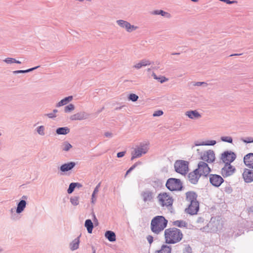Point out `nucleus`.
I'll list each match as a JSON object with an SVG mask.
<instances>
[{"instance_id":"obj_44","label":"nucleus","mask_w":253,"mask_h":253,"mask_svg":"<svg viewBox=\"0 0 253 253\" xmlns=\"http://www.w3.org/2000/svg\"><path fill=\"white\" fill-rule=\"evenodd\" d=\"M163 114V112L161 110H157L156 111H155L153 116L154 117H158V116H160L161 115H162Z\"/></svg>"},{"instance_id":"obj_46","label":"nucleus","mask_w":253,"mask_h":253,"mask_svg":"<svg viewBox=\"0 0 253 253\" xmlns=\"http://www.w3.org/2000/svg\"><path fill=\"white\" fill-rule=\"evenodd\" d=\"M147 240L150 244H152L153 242V237L151 235H148L147 237Z\"/></svg>"},{"instance_id":"obj_51","label":"nucleus","mask_w":253,"mask_h":253,"mask_svg":"<svg viewBox=\"0 0 253 253\" xmlns=\"http://www.w3.org/2000/svg\"><path fill=\"white\" fill-rule=\"evenodd\" d=\"M77 184V186L78 188H80L82 186V184L79 183H76Z\"/></svg>"},{"instance_id":"obj_12","label":"nucleus","mask_w":253,"mask_h":253,"mask_svg":"<svg viewBox=\"0 0 253 253\" xmlns=\"http://www.w3.org/2000/svg\"><path fill=\"white\" fill-rule=\"evenodd\" d=\"M210 181L214 186L219 187L223 182V178L217 174H211L210 175Z\"/></svg>"},{"instance_id":"obj_18","label":"nucleus","mask_w":253,"mask_h":253,"mask_svg":"<svg viewBox=\"0 0 253 253\" xmlns=\"http://www.w3.org/2000/svg\"><path fill=\"white\" fill-rule=\"evenodd\" d=\"M186 201L190 203L193 202H198L197 200V195L194 192L189 191L186 193Z\"/></svg>"},{"instance_id":"obj_39","label":"nucleus","mask_w":253,"mask_h":253,"mask_svg":"<svg viewBox=\"0 0 253 253\" xmlns=\"http://www.w3.org/2000/svg\"><path fill=\"white\" fill-rule=\"evenodd\" d=\"M221 140L223 141L228 143L232 142V138L230 136H222L221 137Z\"/></svg>"},{"instance_id":"obj_47","label":"nucleus","mask_w":253,"mask_h":253,"mask_svg":"<svg viewBox=\"0 0 253 253\" xmlns=\"http://www.w3.org/2000/svg\"><path fill=\"white\" fill-rule=\"evenodd\" d=\"M125 152H119L117 154V157L118 158L123 157L125 155Z\"/></svg>"},{"instance_id":"obj_1","label":"nucleus","mask_w":253,"mask_h":253,"mask_svg":"<svg viewBox=\"0 0 253 253\" xmlns=\"http://www.w3.org/2000/svg\"><path fill=\"white\" fill-rule=\"evenodd\" d=\"M182 231L175 227L166 229L164 232V239L167 244H175L181 241L183 238Z\"/></svg>"},{"instance_id":"obj_23","label":"nucleus","mask_w":253,"mask_h":253,"mask_svg":"<svg viewBox=\"0 0 253 253\" xmlns=\"http://www.w3.org/2000/svg\"><path fill=\"white\" fill-rule=\"evenodd\" d=\"M105 236L110 242H114L116 240L115 233L111 231H106L105 234Z\"/></svg>"},{"instance_id":"obj_24","label":"nucleus","mask_w":253,"mask_h":253,"mask_svg":"<svg viewBox=\"0 0 253 253\" xmlns=\"http://www.w3.org/2000/svg\"><path fill=\"white\" fill-rule=\"evenodd\" d=\"M26 205V202L24 200H21L18 204L16 209L17 213H21L25 209Z\"/></svg>"},{"instance_id":"obj_26","label":"nucleus","mask_w":253,"mask_h":253,"mask_svg":"<svg viewBox=\"0 0 253 253\" xmlns=\"http://www.w3.org/2000/svg\"><path fill=\"white\" fill-rule=\"evenodd\" d=\"M73 99V97L72 96H68L67 97H65V98L62 99L60 101H59L56 105L57 107H60L61 106L66 105L69 102L71 101Z\"/></svg>"},{"instance_id":"obj_52","label":"nucleus","mask_w":253,"mask_h":253,"mask_svg":"<svg viewBox=\"0 0 253 253\" xmlns=\"http://www.w3.org/2000/svg\"><path fill=\"white\" fill-rule=\"evenodd\" d=\"M204 84V82H198L197 84H196V85H201L202 84Z\"/></svg>"},{"instance_id":"obj_21","label":"nucleus","mask_w":253,"mask_h":253,"mask_svg":"<svg viewBox=\"0 0 253 253\" xmlns=\"http://www.w3.org/2000/svg\"><path fill=\"white\" fill-rule=\"evenodd\" d=\"M150 64L151 62L149 60L144 59L140 61L139 62L134 65L133 67L135 69H139L142 67L150 65Z\"/></svg>"},{"instance_id":"obj_15","label":"nucleus","mask_w":253,"mask_h":253,"mask_svg":"<svg viewBox=\"0 0 253 253\" xmlns=\"http://www.w3.org/2000/svg\"><path fill=\"white\" fill-rule=\"evenodd\" d=\"M243 177L245 182H252L253 181V170L246 169L243 173Z\"/></svg>"},{"instance_id":"obj_10","label":"nucleus","mask_w":253,"mask_h":253,"mask_svg":"<svg viewBox=\"0 0 253 253\" xmlns=\"http://www.w3.org/2000/svg\"><path fill=\"white\" fill-rule=\"evenodd\" d=\"M236 155L231 151H225L222 154L221 159L225 164H231L236 159Z\"/></svg>"},{"instance_id":"obj_38","label":"nucleus","mask_w":253,"mask_h":253,"mask_svg":"<svg viewBox=\"0 0 253 253\" xmlns=\"http://www.w3.org/2000/svg\"><path fill=\"white\" fill-rule=\"evenodd\" d=\"M70 201L71 203L75 205H78L79 204V197H74L70 199Z\"/></svg>"},{"instance_id":"obj_30","label":"nucleus","mask_w":253,"mask_h":253,"mask_svg":"<svg viewBox=\"0 0 253 253\" xmlns=\"http://www.w3.org/2000/svg\"><path fill=\"white\" fill-rule=\"evenodd\" d=\"M70 131V129L67 127H60L57 129L56 133L58 134H66Z\"/></svg>"},{"instance_id":"obj_31","label":"nucleus","mask_w":253,"mask_h":253,"mask_svg":"<svg viewBox=\"0 0 253 253\" xmlns=\"http://www.w3.org/2000/svg\"><path fill=\"white\" fill-rule=\"evenodd\" d=\"M100 186V183H98V184L96 186V187L95 188V189L93 191V192L92 194L91 202L93 204H94L96 201L95 195L98 192L99 188Z\"/></svg>"},{"instance_id":"obj_53","label":"nucleus","mask_w":253,"mask_h":253,"mask_svg":"<svg viewBox=\"0 0 253 253\" xmlns=\"http://www.w3.org/2000/svg\"><path fill=\"white\" fill-rule=\"evenodd\" d=\"M53 112H54V113H56V112H57V110L55 109L53 110Z\"/></svg>"},{"instance_id":"obj_48","label":"nucleus","mask_w":253,"mask_h":253,"mask_svg":"<svg viewBox=\"0 0 253 253\" xmlns=\"http://www.w3.org/2000/svg\"><path fill=\"white\" fill-rule=\"evenodd\" d=\"M49 118H52L55 117L56 116L52 113L48 114L46 115Z\"/></svg>"},{"instance_id":"obj_49","label":"nucleus","mask_w":253,"mask_h":253,"mask_svg":"<svg viewBox=\"0 0 253 253\" xmlns=\"http://www.w3.org/2000/svg\"><path fill=\"white\" fill-rule=\"evenodd\" d=\"M105 135L106 136V137H110L111 136L112 134L110 132H106L105 133Z\"/></svg>"},{"instance_id":"obj_2","label":"nucleus","mask_w":253,"mask_h":253,"mask_svg":"<svg viewBox=\"0 0 253 253\" xmlns=\"http://www.w3.org/2000/svg\"><path fill=\"white\" fill-rule=\"evenodd\" d=\"M168 220L163 216L154 217L151 222V230L156 234H159L167 226Z\"/></svg>"},{"instance_id":"obj_33","label":"nucleus","mask_w":253,"mask_h":253,"mask_svg":"<svg viewBox=\"0 0 253 253\" xmlns=\"http://www.w3.org/2000/svg\"><path fill=\"white\" fill-rule=\"evenodd\" d=\"M4 62H5L7 63H16L18 64L21 63L20 61H17L12 58H7L4 60Z\"/></svg>"},{"instance_id":"obj_11","label":"nucleus","mask_w":253,"mask_h":253,"mask_svg":"<svg viewBox=\"0 0 253 253\" xmlns=\"http://www.w3.org/2000/svg\"><path fill=\"white\" fill-rule=\"evenodd\" d=\"M199 209V204L198 202H193L190 203L188 207L185 209V211L191 215H194L197 213Z\"/></svg>"},{"instance_id":"obj_50","label":"nucleus","mask_w":253,"mask_h":253,"mask_svg":"<svg viewBox=\"0 0 253 253\" xmlns=\"http://www.w3.org/2000/svg\"><path fill=\"white\" fill-rule=\"evenodd\" d=\"M168 80L165 78V77H164L163 78V79H162L160 82L161 83H163L165 81H167Z\"/></svg>"},{"instance_id":"obj_42","label":"nucleus","mask_w":253,"mask_h":253,"mask_svg":"<svg viewBox=\"0 0 253 253\" xmlns=\"http://www.w3.org/2000/svg\"><path fill=\"white\" fill-rule=\"evenodd\" d=\"M44 127L43 126H40L38 128L37 131L41 135H43L44 133Z\"/></svg>"},{"instance_id":"obj_6","label":"nucleus","mask_w":253,"mask_h":253,"mask_svg":"<svg viewBox=\"0 0 253 253\" xmlns=\"http://www.w3.org/2000/svg\"><path fill=\"white\" fill-rule=\"evenodd\" d=\"M149 148L147 144H142L135 148L131 153V160L138 157H140L143 154H146L148 151Z\"/></svg>"},{"instance_id":"obj_5","label":"nucleus","mask_w":253,"mask_h":253,"mask_svg":"<svg viewBox=\"0 0 253 253\" xmlns=\"http://www.w3.org/2000/svg\"><path fill=\"white\" fill-rule=\"evenodd\" d=\"M200 159L207 164L212 163L215 160V153L212 150L205 151L201 153Z\"/></svg>"},{"instance_id":"obj_20","label":"nucleus","mask_w":253,"mask_h":253,"mask_svg":"<svg viewBox=\"0 0 253 253\" xmlns=\"http://www.w3.org/2000/svg\"><path fill=\"white\" fill-rule=\"evenodd\" d=\"M75 166V163L74 162H70L67 164L62 165L60 167V170L63 171H67L73 169Z\"/></svg>"},{"instance_id":"obj_36","label":"nucleus","mask_w":253,"mask_h":253,"mask_svg":"<svg viewBox=\"0 0 253 253\" xmlns=\"http://www.w3.org/2000/svg\"><path fill=\"white\" fill-rule=\"evenodd\" d=\"M77 186V184L75 183H71L70 185H69V188L67 190L68 191V193L69 194H71L72 193L73 191L74 190L75 187H76Z\"/></svg>"},{"instance_id":"obj_7","label":"nucleus","mask_w":253,"mask_h":253,"mask_svg":"<svg viewBox=\"0 0 253 253\" xmlns=\"http://www.w3.org/2000/svg\"><path fill=\"white\" fill-rule=\"evenodd\" d=\"M195 169L202 176H207L211 171L208 164L203 161L198 163L197 168Z\"/></svg>"},{"instance_id":"obj_16","label":"nucleus","mask_w":253,"mask_h":253,"mask_svg":"<svg viewBox=\"0 0 253 253\" xmlns=\"http://www.w3.org/2000/svg\"><path fill=\"white\" fill-rule=\"evenodd\" d=\"M201 176H202L195 169L189 173L188 178L191 183L196 184L197 183Z\"/></svg>"},{"instance_id":"obj_40","label":"nucleus","mask_w":253,"mask_h":253,"mask_svg":"<svg viewBox=\"0 0 253 253\" xmlns=\"http://www.w3.org/2000/svg\"><path fill=\"white\" fill-rule=\"evenodd\" d=\"M38 67H35V68H31V69H28V70H18V71H15L14 72V73H27V72H29L30 71H31L36 68H37Z\"/></svg>"},{"instance_id":"obj_13","label":"nucleus","mask_w":253,"mask_h":253,"mask_svg":"<svg viewBox=\"0 0 253 253\" xmlns=\"http://www.w3.org/2000/svg\"><path fill=\"white\" fill-rule=\"evenodd\" d=\"M235 171V168L230 164H225L221 169V174L223 176H228L233 174Z\"/></svg>"},{"instance_id":"obj_37","label":"nucleus","mask_w":253,"mask_h":253,"mask_svg":"<svg viewBox=\"0 0 253 253\" xmlns=\"http://www.w3.org/2000/svg\"><path fill=\"white\" fill-rule=\"evenodd\" d=\"M216 143V141L215 140H211L208 142H202L201 144H196V146L198 145H214Z\"/></svg>"},{"instance_id":"obj_29","label":"nucleus","mask_w":253,"mask_h":253,"mask_svg":"<svg viewBox=\"0 0 253 253\" xmlns=\"http://www.w3.org/2000/svg\"><path fill=\"white\" fill-rule=\"evenodd\" d=\"M173 225L178 227H186L187 223L183 220H175L173 222Z\"/></svg>"},{"instance_id":"obj_45","label":"nucleus","mask_w":253,"mask_h":253,"mask_svg":"<svg viewBox=\"0 0 253 253\" xmlns=\"http://www.w3.org/2000/svg\"><path fill=\"white\" fill-rule=\"evenodd\" d=\"M243 141H244L245 143H253V137H248L246 139H242Z\"/></svg>"},{"instance_id":"obj_35","label":"nucleus","mask_w":253,"mask_h":253,"mask_svg":"<svg viewBox=\"0 0 253 253\" xmlns=\"http://www.w3.org/2000/svg\"><path fill=\"white\" fill-rule=\"evenodd\" d=\"M71 148L72 145L67 142H64L62 145V149L63 151H67Z\"/></svg>"},{"instance_id":"obj_43","label":"nucleus","mask_w":253,"mask_h":253,"mask_svg":"<svg viewBox=\"0 0 253 253\" xmlns=\"http://www.w3.org/2000/svg\"><path fill=\"white\" fill-rule=\"evenodd\" d=\"M139 163H135V164H134L133 166H132L127 171H126V175H127L129 173H130L133 169H134V168L137 166V165Z\"/></svg>"},{"instance_id":"obj_54","label":"nucleus","mask_w":253,"mask_h":253,"mask_svg":"<svg viewBox=\"0 0 253 253\" xmlns=\"http://www.w3.org/2000/svg\"><path fill=\"white\" fill-rule=\"evenodd\" d=\"M238 54H234V55H238ZM239 55H241V54H240ZM231 56H233V55H231Z\"/></svg>"},{"instance_id":"obj_25","label":"nucleus","mask_w":253,"mask_h":253,"mask_svg":"<svg viewBox=\"0 0 253 253\" xmlns=\"http://www.w3.org/2000/svg\"><path fill=\"white\" fill-rule=\"evenodd\" d=\"M86 118L84 113H77L71 116L72 120H82Z\"/></svg>"},{"instance_id":"obj_8","label":"nucleus","mask_w":253,"mask_h":253,"mask_svg":"<svg viewBox=\"0 0 253 253\" xmlns=\"http://www.w3.org/2000/svg\"><path fill=\"white\" fill-rule=\"evenodd\" d=\"M159 201L162 206H169L172 204V198L166 193H161L158 196Z\"/></svg>"},{"instance_id":"obj_27","label":"nucleus","mask_w":253,"mask_h":253,"mask_svg":"<svg viewBox=\"0 0 253 253\" xmlns=\"http://www.w3.org/2000/svg\"><path fill=\"white\" fill-rule=\"evenodd\" d=\"M80 240L79 238L75 239L70 244V249L72 251H74L79 248Z\"/></svg>"},{"instance_id":"obj_41","label":"nucleus","mask_w":253,"mask_h":253,"mask_svg":"<svg viewBox=\"0 0 253 253\" xmlns=\"http://www.w3.org/2000/svg\"><path fill=\"white\" fill-rule=\"evenodd\" d=\"M128 98L129 100L132 101H136L138 99V96L135 94L132 93L129 95Z\"/></svg>"},{"instance_id":"obj_4","label":"nucleus","mask_w":253,"mask_h":253,"mask_svg":"<svg viewBox=\"0 0 253 253\" xmlns=\"http://www.w3.org/2000/svg\"><path fill=\"white\" fill-rule=\"evenodd\" d=\"M166 186L170 191H177L181 189L182 183L179 179L171 178L168 180Z\"/></svg>"},{"instance_id":"obj_19","label":"nucleus","mask_w":253,"mask_h":253,"mask_svg":"<svg viewBox=\"0 0 253 253\" xmlns=\"http://www.w3.org/2000/svg\"><path fill=\"white\" fill-rule=\"evenodd\" d=\"M155 253H171V248L167 244H164L159 250L155 252Z\"/></svg>"},{"instance_id":"obj_32","label":"nucleus","mask_w":253,"mask_h":253,"mask_svg":"<svg viewBox=\"0 0 253 253\" xmlns=\"http://www.w3.org/2000/svg\"><path fill=\"white\" fill-rule=\"evenodd\" d=\"M154 14H161L163 16H165L168 18H169L170 17V14H169L168 12H165L162 10H156L153 12Z\"/></svg>"},{"instance_id":"obj_28","label":"nucleus","mask_w":253,"mask_h":253,"mask_svg":"<svg viewBox=\"0 0 253 253\" xmlns=\"http://www.w3.org/2000/svg\"><path fill=\"white\" fill-rule=\"evenodd\" d=\"M85 226L89 233H91L93 229V223L90 219H87L85 221Z\"/></svg>"},{"instance_id":"obj_17","label":"nucleus","mask_w":253,"mask_h":253,"mask_svg":"<svg viewBox=\"0 0 253 253\" xmlns=\"http://www.w3.org/2000/svg\"><path fill=\"white\" fill-rule=\"evenodd\" d=\"M244 162L248 167L253 168V153H249L244 158Z\"/></svg>"},{"instance_id":"obj_3","label":"nucleus","mask_w":253,"mask_h":253,"mask_svg":"<svg viewBox=\"0 0 253 253\" xmlns=\"http://www.w3.org/2000/svg\"><path fill=\"white\" fill-rule=\"evenodd\" d=\"M188 162L183 160L176 161L174 163V169L175 171L181 174H185L188 170Z\"/></svg>"},{"instance_id":"obj_55","label":"nucleus","mask_w":253,"mask_h":253,"mask_svg":"<svg viewBox=\"0 0 253 253\" xmlns=\"http://www.w3.org/2000/svg\"><path fill=\"white\" fill-rule=\"evenodd\" d=\"M93 253H95V251L93 252Z\"/></svg>"},{"instance_id":"obj_22","label":"nucleus","mask_w":253,"mask_h":253,"mask_svg":"<svg viewBox=\"0 0 253 253\" xmlns=\"http://www.w3.org/2000/svg\"><path fill=\"white\" fill-rule=\"evenodd\" d=\"M186 115L192 119H197L201 117L200 114L196 110L187 111L186 113Z\"/></svg>"},{"instance_id":"obj_9","label":"nucleus","mask_w":253,"mask_h":253,"mask_svg":"<svg viewBox=\"0 0 253 253\" xmlns=\"http://www.w3.org/2000/svg\"><path fill=\"white\" fill-rule=\"evenodd\" d=\"M141 198L145 204H149L154 201L155 194L151 190H145L140 194Z\"/></svg>"},{"instance_id":"obj_14","label":"nucleus","mask_w":253,"mask_h":253,"mask_svg":"<svg viewBox=\"0 0 253 253\" xmlns=\"http://www.w3.org/2000/svg\"><path fill=\"white\" fill-rule=\"evenodd\" d=\"M117 22L119 26L122 28H125L128 32H132V31L136 30L137 28L136 27H135L133 25H131L127 21L120 20H118Z\"/></svg>"},{"instance_id":"obj_34","label":"nucleus","mask_w":253,"mask_h":253,"mask_svg":"<svg viewBox=\"0 0 253 253\" xmlns=\"http://www.w3.org/2000/svg\"><path fill=\"white\" fill-rule=\"evenodd\" d=\"M74 109H75L74 105L72 104H70L69 105L66 106L65 107L64 110L66 113H68V112H70L74 110Z\"/></svg>"}]
</instances>
